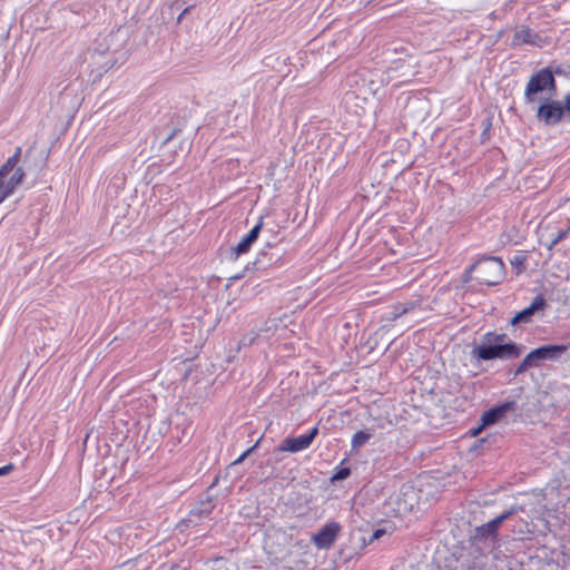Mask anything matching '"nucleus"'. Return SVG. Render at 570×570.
<instances>
[{
	"instance_id": "nucleus-3",
	"label": "nucleus",
	"mask_w": 570,
	"mask_h": 570,
	"mask_svg": "<svg viewBox=\"0 0 570 570\" xmlns=\"http://www.w3.org/2000/svg\"><path fill=\"white\" fill-rule=\"evenodd\" d=\"M557 89L556 78L549 68H541L529 78L524 88L525 104H535L540 100V94L554 92Z\"/></svg>"
},
{
	"instance_id": "nucleus-13",
	"label": "nucleus",
	"mask_w": 570,
	"mask_h": 570,
	"mask_svg": "<svg viewBox=\"0 0 570 570\" xmlns=\"http://www.w3.org/2000/svg\"><path fill=\"white\" fill-rule=\"evenodd\" d=\"M511 515V512L510 511H507L502 514H500L499 517L492 519L491 521H489L487 524H484L481 530H482V533L483 534H489V535H494L497 534L498 530H499V527L501 525V523L508 519L509 517Z\"/></svg>"
},
{
	"instance_id": "nucleus-5",
	"label": "nucleus",
	"mask_w": 570,
	"mask_h": 570,
	"mask_svg": "<svg viewBox=\"0 0 570 570\" xmlns=\"http://www.w3.org/2000/svg\"><path fill=\"white\" fill-rule=\"evenodd\" d=\"M564 114L559 100L547 99L538 107L537 118L547 126H554L562 120Z\"/></svg>"
},
{
	"instance_id": "nucleus-21",
	"label": "nucleus",
	"mask_w": 570,
	"mask_h": 570,
	"mask_svg": "<svg viewBox=\"0 0 570 570\" xmlns=\"http://www.w3.org/2000/svg\"><path fill=\"white\" fill-rule=\"evenodd\" d=\"M13 469H14L13 463H9L7 465L1 466L0 468V476L9 474L10 472L13 471Z\"/></svg>"
},
{
	"instance_id": "nucleus-20",
	"label": "nucleus",
	"mask_w": 570,
	"mask_h": 570,
	"mask_svg": "<svg viewBox=\"0 0 570 570\" xmlns=\"http://www.w3.org/2000/svg\"><path fill=\"white\" fill-rule=\"evenodd\" d=\"M403 308L406 309V314L421 307V301H411L402 303Z\"/></svg>"
},
{
	"instance_id": "nucleus-8",
	"label": "nucleus",
	"mask_w": 570,
	"mask_h": 570,
	"mask_svg": "<svg viewBox=\"0 0 570 570\" xmlns=\"http://www.w3.org/2000/svg\"><path fill=\"white\" fill-rule=\"evenodd\" d=\"M340 531L341 525L337 522H328L312 537V541L318 549H328L335 542Z\"/></svg>"
},
{
	"instance_id": "nucleus-23",
	"label": "nucleus",
	"mask_w": 570,
	"mask_h": 570,
	"mask_svg": "<svg viewBox=\"0 0 570 570\" xmlns=\"http://www.w3.org/2000/svg\"><path fill=\"white\" fill-rule=\"evenodd\" d=\"M252 450H253V448H252V449H249V450H247V451H245V452H244V453H243V454H242V455H240V456L235 461V463H239V462H242V461H243V460L248 455V453H249Z\"/></svg>"
},
{
	"instance_id": "nucleus-12",
	"label": "nucleus",
	"mask_w": 570,
	"mask_h": 570,
	"mask_svg": "<svg viewBox=\"0 0 570 570\" xmlns=\"http://www.w3.org/2000/svg\"><path fill=\"white\" fill-rule=\"evenodd\" d=\"M263 228V219L259 222L245 235L239 243L234 247V252L236 256L247 253L252 245L257 240L259 233Z\"/></svg>"
},
{
	"instance_id": "nucleus-7",
	"label": "nucleus",
	"mask_w": 570,
	"mask_h": 570,
	"mask_svg": "<svg viewBox=\"0 0 570 570\" xmlns=\"http://www.w3.org/2000/svg\"><path fill=\"white\" fill-rule=\"evenodd\" d=\"M317 434L318 428L314 426L307 434L298 435L295 438H286L279 445L278 450L281 452L292 453L301 452L311 446Z\"/></svg>"
},
{
	"instance_id": "nucleus-19",
	"label": "nucleus",
	"mask_w": 570,
	"mask_h": 570,
	"mask_svg": "<svg viewBox=\"0 0 570 570\" xmlns=\"http://www.w3.org/2000/svg\"><path fill=\"white\" fill-rule=\"evenodd\" d=\"M351 474V470L350 468H341L338 469L334 475L332 476V481H340V480H344L346 479L347 476H350Z\"/></svg>"
},
{
	"instance_id": "nucleus-14",
	"label": "nucleus",
	"mask_w": 570,
	"mask_h": 570,
	"mask_svg": "<svg viewBox=\"0 0 570 570\" xmlns=\"http://www.w3.org/2000/svg\"><path fill=\"white\" fill-rule=\"evenodd\" d=\"M20 158L21 147H17L13 155L9 157L8 160L0 167V176H8L13 169H16Z\"/></svg>"
},
{
	"instance_id": "nucleus-11",
	"label": "nucleus",
	"mask_w": 570,
	"mask_h": 570,
	"mask_svg": "<svg viewBox=\"0 0 570 570\" xmlns=\"http://www.w3.org/2000/svg\"><path fill=\"white\" fill-rule=\"evenodd\" d=\"M513 409L514 402L510 401L487 410L481 415L482 426L495 424L502 420L509 411H512Z\"/></svg>"
},
{
	"instance_id": "nucleus-15",
	"label": "nucleus",
	"mask_w": 570,
	"mask_h": 570,
	"mask_svg": "<svg viewBox=\"0 0 570 570\" xmlns=\"http://www.w3.org/2000/svg\"><path fill=\"white\" fill-rule=\"evenodd\" d=\"M372 438V434L368 431L360 430L355 432L351 440V446L353 450H357L362 446H364L370 439Z\"/></svg>"
},
{
	"instance_id": "nucleus-4",
	"label": "nucleus",
	"mask_w": 570,
	"mask_h": 570,
	"mask_svg": "<svg viewBox=\"0 0 570 570\" xmlns=\"http://www.w3.org/2000/svg\"><path fill=\"white\" fill-rule=\"evenodd\" d=\"M570 346L569 344L544 345L532 350L518 365L515 374H522L529 368L539 367L544 361L558 360Z\"/></svg>"
},
{
	"instance_id": "nucleus-6",
	"label": "nucleus",
	"mask_w": 570,
	"mask_h": 570,
	"mask_svg": "<svg viewBox=\"0 0 570 570\" xmlns=\"http://www.w3.org/2000/svg\"><path fill=\"white\" fill-rule=\"evenodd\" d=\"M524 45L542 48L543 46L548 45V40L538 32L533 31L529 26H521L513 33L511 47L517 48Z\"/></svg>"
},
{
	"instance_id": "nucleus-16",
	"label": "nucleus",
	"mask_w": 570,
	"mask_h": 570,
	"mask_svg": "<svg viewBox=\"0 0 570 570\" xmlns=\"http://www.w3.org/2000/svg\"><path fill=\"white\" fill-rule=\"evenodd\" d=\"M395 530L396 527L393 523H390L384 528H379L372 533L371 538L368 539V543H373L375 540L381 539L385 534H392Z\"/></svg>"
},
{
	"instance_id": "nucleus-22",
	"label": "nucleus",
	"mask_w": 570,
	"mask_h": 570,
	"mask_svg": "<svg viewBox=\"0 0 570 570\" xmlns=\"http://www.w3.org/2000/svg\"><path fill=\"white\" fill-rule=\"evenodd\" d=\"M562 108L566 114L570 115V91L564 96Z\"/></svg>"
},
{
	"instance_id": "nucleus-17",
	"label": "nucleus",
	"mask_w": 570,
	"mask_h": 570,
	"mask_svg": "<svg viewBox=\"0 0 570 570\" xmlns=\"http://www.w3.org/2000/svg\"><path fill=\"white\" fill-rule=\"evenodd\" d=\"M392 308L393 309H392L391 317H390L391 321H395L399 317L406 314V309L403 308L402 303H397V304L393 305Z\"/></svg>"
},
{
	"instance_id": "nucleus-18",
	"label": "nucleus",
	"mask_w": 570,
	"mask_h": 570,
	"mask_svg": "<svg viewBox=\"0 0 570 570\" xmlns=\"http://www.w3.org/2000/svg\"><path fill=\"white\" fill-rule=\"evenodd\" d=\"M570 232V228H569V225L567 226V228L564 230H559L557 233V235L551 239V245H550V248L551 247H554L557 244H559L562 239H564L568 235V233Z\"/></svg>"
},
{
	"instance_id": "nucleus-10",
	"label": "nucleus",
	"mask_w": 570,
	"mask_h": 570,
	"mask_svg": "<svg viewBox=\"0 0 570 570\" xmlns=\"http://www.w3.org/2000/svg\"><path fill=\"white\" fill-rule=\"evenodd\" d=\"M6 177L7 176H0V204L11 196L16 188L22 184L26 174L21 167H17L9 179L4 180Z\"/></svg>"
},
{
	"instance_id": "nucleus-24",
	"label": "nucleus",
	"mask_w": 570,
	"mask_h": 570,
	"mask_svg": "<svg viewBox=\"0 0 570 570\" xmlns=\"http://www.w3.org/2000/svg\"><path fill=\"white\" fill-rule=\"evenodd\" d=\"M484 428L485 426H482V424H481L478 429L473 430L472 435L473 436L478 435Z\"/></svg>"
},
{
	"instance_id": "nucleus-2",
	"label": "nucleus",
	"mask_w": 570,
	"mask_h": 570,
	"mask_svg": "<svg viewBox=\"0 0 570 570\" xmlns=\"http://www.w3.org/2000/svg\"><path fill=\"white\" fill-rule=\"evenodd\" d=\"M505 275V265L501 258L483 257L465 271L464 282L475 278L480 284L492 286L499 284Z\"/></svg>"
},
{
	"instance_id": "nucleus-9",
	"label": "nucleus",
	"mask_w": 570,
	"mask_h": 570,
	"mask_svg": "<svg viewBox=\"0 0 570 570\" xmlns=\"http://www.w3.org/2000/svg\"><path fill=\"white\" fill-rule=\"evenodd\" d=\"M547 307L546 298L542 295L534 297L530 306L518 312L510 321L511 325L530 323L537 313H543Z\"/></svg>"
},
{
	"instance_id": "nucleus-1",
	"label": "nucleus",
	"mask_w": 570,
	"mask_h": 570,
	"mask_svg": "<svg viewBox=\"0 0 570 570\" xmlns=\"http://www.w3.org/2000/svg\"><path fill=\"white\" fill-rule=\"evenodd\" d=\"M522 353V346L512 342L505 333L487 332L481 344L473 348V355L480 361L495 358H517Z\"/></svg>"
}]
</instances>
